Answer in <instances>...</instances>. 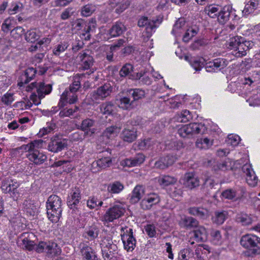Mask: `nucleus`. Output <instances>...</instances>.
<instances>
[{
	"label": "nucleus",
	"instance_id": "nucleus-1",
	"mask_svg": "<svg viewBox=\"0 0 260 260\" xmlns=\"http://www.w3.org/2000/svg\"><path fill=\"white\" fill-rule=\"evenodd\" d=\"M45 142L42 139L35 140L25 145H22L20 149L27 152L26 156L29 161L36 165L43 164L47 158V155L39 149L43 147Z\"/></svg>",
	"mask_w": 260,
	"mask_h": 260
},
{
	"label": "nucleus",
	"instance_id": "nucleus-2",
	"mask_svg": "<svg viewBox=\"0 0 260 260\" xmlns=\"http://www.w3.org/2000/svg\"><path fill=\"white\" fill-rule=\"evenodd\" d=\"M85 74H77L73 78V82L69 87V90H66L61 94L58 106L63 107L66 103L70 104L75 103L78 99L76 92L80 88L81 81Z\"/></svg>",
	"mask_w": 260,
	"mask_h": 260
},
{
	"label": "nucleus",
	"instance_id": "nucleus-3",
	"mask_svg": "<svg viewBox=\"0 0 260 260\" xmlns=\"http://www.w3.org/2000/svg\"><path fill=\"white\" fill-rule=\"evenodd\" d=\"M62 205V200L58 196L52 194L48 198L46 202L47 214L52 222H57L61 217Z\"/></svg>",
	"mask_w": 260,
	"mask_h": 260
},
{
	"label": "nucleus",
	"instance_id": "nucleus-4",
	"mask_svg": "<svg viewBox=\"0 0 260 260\" xmlns=\"http://www.w3.org/2000/svg\"><path fill=\"white\" fill-rule=\"evenodd\" d=\"M240 244L248 250L247 255L252 256L258 254L260 251V238L252 234L243 235L240 240Z\"/></svg>",
	"mask_w": 260,
	"mask_h": 260
},
{
	"label": "nucleus",
	"instance_id": "nucleus-5",
	"mask_svg": "<svg viewBox=\"0 0 260 260\" xmlns=\"http://www.w3.org/2000/svg\"><path fill=\"white\" fill-rule=\"evenodd\" d=\"M205 127L201 123H192L181 126L178 130V134L183 138L190 137L194 134H202Z\"/></svg>",
	"mask_w": 260,
	"mask_h": 260
},
{
	"label": "nucleus",
	"instance_id": "nucleus-6",
	"mask_svg": "<svg viewBox=\"0 0 260 260\" xmlns=\"http://www.w3.org/2000/svg\"><path fill=\"white\" fill-rule=\"evenodd\" d=\"M125 212L124 205L121 203H117L106 212L103 216V221L106 222H113L123 216Z\"/></svg>",
	"mask_w": 260,
	"mask_h": 260
},
{
	"label": "nucleus",
	"instance_id": "nucleus-7",
	"mask_svg": "<svg viewBox=\"0 0 260 260\" xmlns=\"http://www.w3.org/2000/svg\"><path fill=\"white\" fill-rule=\"evenodd\" d=\"M88 52V51H82L78 54L77 56V58L79 60L80 68L82 70H90L89 72H87L85 74V75L84 77H85L86 75H89L91 73H93L94 71V69L92 68L94 63V59Z\"/></svg>",
	"mask_w": 260,
	"mask_h": 260
},
{
	"label": "nucleus",
	"instance_id": "nucleus-8",
	"mask_svg": "<svg viewBox=\"0 0 260 260\" xmlns=\"http://www.w3.org/2000/svg\"><path fill=\"white\" fill-rule=\"evenodd\" d=\"M36 89L40 99H43L46 94L50 93L52 90V86L50 84H45L44 83L34 82L26 87L25 91H32Z\"/></svg>",
	"mask_w": 260,
	"mask_h": 260
},
{
	"label": "nucleus",
	"instance_id": "nucleus-9",
	"mask_svg": "<svg viewBox=\"0 0 260 260\" xmlns=\"http://www.w3.org/2000/svg\"><path fill=\"white\" fill-rule=\"evenodd\" d=\"M112 87L109 83H106L100 86L96 90L92 91L90 94L92 101L99 103L109 96L112 91Z\"/></svg>",
	"mask_w": 260,
	"mask_h": 260
},
{
	"label": "nucleus",
	"instance_id": "nucleus-10",
	"mask_svg": "<svg viewBox=\"0 0 260 260\" xmlns=\"http://www.w3.org/2000/svg\"><path fill=\"white\" fill-rule=\"evenodd\" d=\"M19 184L17 181L8 178L4 179L2 182L1 189L4 193H9L14 198H17L18 195L17 188Z\"/></svg>",
	"mask_w": 260,
	"mask_h": 260
},
{
	"label": "nucleus",
	"instance_id": "nucleus-11",
	"mask_svg": "<svg viewBox=\"0 0 260 260\" xmlns=\"http://www.w3.org/2000/svg\"><path fill=\"white\" fill-rule=\"evenodd\" d=\"M67 146L68 141L67 139L56 135L51 138L48 145L47 149L51 152L58 153L66 148Z\"/></svg>",
	"mask_w": 260,
	"mask_h": 260
},
{
	"label": "nucleus",
	"instance_id": "nucleus-12",
	"mask_svg": "<svg viewBox=\"0 0 260 260\" xmlns=\"http://www.w3.org/2000/svg\"><path fill=\"white\" fill-rule=\"evenodd\" d=\"M37 251L38 252L45 251L52 256L58 255L61 252V249L57 244L54 242H40L37 246Z\"/></svg>",
	"mask_w": 260,
	"mask_h": 260
},
{
	"label": "nucleus",
	"instance_id": "nucleus-13",
	"mask_svg": "<svg viewBox=\"0 0 260 260\" xmlns=\"http://www.w3.org/2000/svg\"><path fill=\"white\" fill-rule=\"evenodd\" d=\"M160 23L158 20H150L147 17H143L140 18L138 22L139 27H145L147 37H150Z\"/></svg>",
	"mask_w": 260,
	"mask_h": 260
},
{
	"label": "nucleus",
	"instance_id": "nucleus-14",
	"mask_svg": "<svg viewBox=\"0 0 260 260\" xmlns=\"http://www.w3.org/2000/svg\"><path fill=\"white\" fill-rule=\"evenodd\" d=\"M159 202L160 198L157 194L150 193L146 194L142 200L140 202V207L143 210H148Z\"/></svg>",
	"mask_w": 260,
	"mask_h": 260
},
{
	"label": "nucleus",
	"instance_id": "nucleus-15",
	"mask_svg": "<svg viewBox=\"0 0 260 260\" xmlns=\"http://www.w3.org/2000/svg\"><path fill=\"white\" fill-rule=\"evenodd\" d=\"M207 236L206 229L203 226H198L196 230L189 233V242L191 245H193L194 242L192 240H194L196 242L203 241L206 239Z\"/></svg>",
	"mask_w": 260,
	"mask_h": 260
},
{
	"label": "nucleus",
	"instance_id": "nucleus-16",
	"mask_svg": "<svg viewBox=\"0 0 260 260\" xmlns=\"http://www.w3.org/2000/svg\"><path fill=\"white\" fill-rule=\"evenodd\" d=\"M180 182L185 187L189 189L194 188L200 184V181L197 176L193 173H186L180 179Z\"/></svg>",
	"mask_w": 260,
	"mask_h": 260
},
{
	"label": "nucleus",
	"instance_id": "nucleus-17",
	"mask_svg": "<svg viewBox=\"0 0 260 260\" xmlns=\"http://www.w3.org/2000/svg\"><path fill=\"white\" fill-rule=\"evenodd\" d=\"M229 61L225 58H218L207 63L206 70L207 72H217L225 68Z\"/></svg>",
	"mask_w": 260,
	"mask_h": 260
},
{
	"label": "nucleus",
	"instance_id": "nucleus-18",
	"mask_svg": "<svg viewBox=\"0 0 260 260\" xmlns=\"http://www.w3.org/2000/svg\"><path fill=\"white\" fill-rule=\"evenodd\" d=\"M79 248L83 260H99L94 250L86 243H80Z\"/></svg>",
	"mask_w": 260,
	"mask_h": 260
},
{
	"label": "nucleus",
	"instance_id": "nucleus-19",
	"mask_svg": "<svg viewBox=\"0 0 260 260\" xmlns=\"http://www.w3.org/2000/svg\"><path fill=\"white\" fill-rule=\"evenodd\" d=\"M242 171L246 174L247 183L251 186L256 185L258 178L255 174L251 166L249 164H245L242 167Z\"/></svg>",
	"mask_w": 260,
	"mask_h": 260
},
{
	"label": "nucleus",
	"instance_id": "nucleus-20",
	"mask_svg": "<svg viewBox=\"0 0 260 260\" xmlns=\"http://www.w3.org/2000/svg\"><path fill=\"white\" fill-rule=\"evenodd\" d=\"M244 193L245 190L243 188L237 190L228 189L222 192V196L224 199L237 201L241 198Z\"/></svg>",
	"mask_w": 260,
	"mask_h": 260
},
{
	"label": "nucleus",
	"instance_id": "nucleus-21",
	"mask_svg": "<svg viewBox=\"0 0 260 260\" xmlns=\"http://www.w3.org/2000/svg\"><path fill=\"white\" fill-rule=\"evenodd\" d=\"M95 123V121L92 119H85L81 123V129L84 131L85 134L91 136L94 134L96 131V128H94Z\"/></svg>",
	"mask_w": 260,
	"mask_h": 260
},
{
	"label": "nucleus",
	"instance_id": "nucleus-22",
	"mask_svg": "<svg viewBox=\"0 0 260 260\" xmlns=\"http://www.w3.org/2000/svg\"><path fill=\"white\" fill-rule=\"evenodd\" d=\"M176 158L173 155H167L165 157H161L155 163L154 166L157 169H165L170 166L172 165L176 161Z\"/></svg>",
	"mask_w": 260,
	"mask_h": 260
},
{
	"label": "nucleus",
	"instance_id": "nucleus-23",
	"mask_svg": "<svg viewBox=\"0 0 260 260\" xmlns=\"http://www.w3.org/2000/svg\"><path fill=\"white\" fill-rule=\"evenodd\" d=\"M253 43L249 41H246L243 38V41H241L239 44L238 49L235 53H233V55L237 57H240L245 56L246 54V52L250 48L252 47Z\"/></svg>",
	"mask_w": 260,
	"mask_h": 260
},
{
	"label": "nucleus",
	"instance_id": "nucleus-24",
	"mask_svg": "<svg viewBox=\"0 0 260 260\" xmlns=\"http://www.w3.org/2000/svg\"><path fill=\"white\" fill-rule=\"evenodd\" d=\"M210 253V248L207 245H199L196 248L195 255L199 260H206Z\"/></svg>",
	"mask_w": 260,
	"mask_h": 260
},
{
	"label": "nucleus",
	"instance_id": "nucleus-25",
	"mask_svg": "<svg viewBox=\"0 0 260 260\" xmlns=\"http://www.w3.org/2000/svg\"><path fill=\"white\" fill-rule=\"evenodd\" d=\"M145 160V156L143 154L139 153L135 157L126 158L122 161V165L128 167H135L142 164Z\"/></svg>",
	"mask_w": 260,
	"mask_h": 260
},
{
	"label": "nucleus",
	"instance_id": "nucleus-26",
	"mask_svg": "<svg viewBox=\"0 0 260 260\" xmlns=\"http://www.w3.org/2000/svg\"><path fill=\"white\" fill-rule=\"evenodd\" d=\"M80 200V191L78 188H75L72 190L71 195L68 197V205L71 209L76 208V206L79 203Z\"/></svg>",
	"mask_w": 260,
	"mask_h": 260
},
{
	"label": "nucleus",
	"instance_id": "nucleus-27",
	"mask_svg": "<svg viewBox=\"0 0 260 260\" xmlns=\"http://www.w3.org/2000/svg\"><path fill=\"white\" fill-rule=\"evenodd\" d=\"M231 11L232 7L230 5L221 8L217 16L218 22L221 24L225 23L229 20Z\"/></svg>",
	"mask_w": 260,
	"mask_h": 260
},
{
	"label": "nucleus",
	"instance_id": "nucleus-28",
	"mask_svg": "<svg viewBox=\"0 0 260 260\" xmlns=\"http://www.w3.org/2000/svg\"><path fill=\"white\" fill-rule=\"evenodd\" d=\"M137 137V131L135 128H124L121 134V139L125 142L132 143Z\"/></svg>",
	"mask_w": 260,
	"mask_h": 260
},
{
	"label": "nucleus",
	"instance_id": "nucleus-29",
	"mask_svg": "<svg viewBox=\"0 0 260 260\" xmlns=\"http://www.w3.org/2000/svg\"><path fill=\"white\" fill-rule=\"evenodd\" d=\"M100 230L96 225H91L86 228L83 234V236L88 240H93L98 238Z\"/></svg>",
	"mask_w": 260,
	"mask_h": 260
},
{
	"label": "nucleus",
	"instance_id": "nucleus-30",
	"mask_svg": "<svg viewBox=\"0 0 260 260\" xmlns=\"http://www.w3.org/2000/svg\"><path fill=\"white\" fill-rule=\"evenodd\" d=\"M144 194V187L142 185H137L134 188L130 198L132 203H138Z\"/></svg>",
	"mask_w": 260,
	"mask_h": 260
},
{
	"label": "nucleus",
	"instance_id": "nucleus-31",
	"mask_svg": "<svg viewBox=\"0 0 260 260\" xmlns=\"http://www.w3.org/2000/svg\"><path fill=\"white\" fill-rule=\"evenodd\" d=\"M112 164V159L109 156H102L96 161L92 162V168L98 167L99 169H103L109 167Z\"/></svg>",
	"mask_w": 260,
	"mask_h": 260
},
{
	"label": "nucleus",
	"instance_id": "nucleus-32",
	"mask_svg": "<svg viewBox=\"0 0 260 260\" xmlns=\"http://www.w3.org/2000/svg\"><path fill=\"white\" fill-rule=\"evenodd\" d=\"M125 30V27L124 24L117 22L109 29V34L112 37H116L121 35Z\"/></svg>",
	"mask_w": 260,
	"mask_h": 260
},
{
	"label": "nucleus",
	"instance_id": "nucleus-33",
	"mask_svg": "<svg viewBox=\"0 0 260 260\" xmlns=\"http://www.w3.org/2000/svg\"><path fill=\"white\" fill-rule=\"evenodd\" d=\"M179 224L181 226L186 228L197 227L198 222L196 219L191 217L183 215L181 218Z\"/></svg>",
	"mask_w": 260,
	"mask_h": 260
},
{
	"label": "nucleus",
	"instance_id": "nucleus-34",
	"mask_svg": "<svg viewBox=\"0 0 260 260\" xmlns=\"http://www.w3.org/2000/svg\"><path fill=\"white\" fill-rule=\"evenodd\" d=\"M121 240L125 249L127 251H132L134 249L136 241L133 235L128 236L123 235Z\"/></svg>",
	"mask_w": 260,
	"mask_h": 260
},
{
	"label": "nucleus",
	"instance_id": "nucleus-35",
	"mask_svg": "<svg viewBox=\"0 0 260 260\" xmlns=\"http://www.w3.org/2000/svg\"><path fill=\"white\" fill-rule=\"evenodd\" d=\"M213 143V140L209 139L208 138H201L197 139L196 145L200 149L207 150L212 146Z\"/></svg>",
	"mask_w": 260,
	"mask_h": 260
},
{
	"label": "nucleus",
	"instance_id": "nucleus-36",
	"mask_svg": "<svg viewBox=\"0 0 260 260\" xmlns=\"http://www.w3.org/2000/svg\"><path fill=\"white\" fill-rule=\"evenodd\" d=\"M189 214L198 216L200 218H205L208 216V210L202 207H191L188 209Z\"/></svg>",
	"mask_w": 260,
	"mask_h": 260
},
{
	"label": "nucleus",
	"instance_id": "nucleus-37",
	"mask_svg": "<svg viewBox=\"0 0 260 260\" xmlns=\"http://www.w3.org/2000/svg\"><path fill=\"white\" fill-rule=\"evenodd\" d=\"M133 102L127 97H120L115 100V104L120 108L128 110L132 108Z\"/></svg>",
	"mask_w": 260,
	"mask_h": 260
},
{
	"label": "nucleus",
	"instance_id": "nucleus-38",
	"mask_svg": "<svg viewBox=\"0 0 260 260\" xmlns=\"http://www.w3.org/2000/svg\"><path fill=\"white\" fill-rule=\"evenodd\" d=\"M156 179L159 184L163 187L173 184L177 181V179L169 175H161Z\"/></svg>",
	"mask_w": 260,
	"mask_h": 260
},
{
	"label": "nucleus",
	"instance_id": "nucleus-39",
	"mask_svg": "<svg viewBox=\"0 0 260 260\" xmlns=\"http://www.w3.org/2000/svg\"><path fill=\"white\" fill-rule=\"evenodd\" d=\"M101 249H105L111 250V251H116L117 247L116 244H114L112 240L109 238H104L100 244Z\"/></svg>",
	"mask_w": 260,
	"mask_h": 260
},
{
	"label": "nucleus",
	"instance_id": "nucleus-40",
	"mask_svg": "<svg viewBox=\"0 0 260 260\" xmlns=\"http://www.w3.org/2000/svg\"><path fill=\"white\" fill-rule=\"evenodd\" d=\"M227 215V212L225 211H216L212 218L213 221L217 224H221L225 221Z\"/></svg>",
	"mask_w": 260,
	"mask_h": 260
},
{
	"label": "nucleus",
	"instance_id": "nucleus-41",
	"mask_svg": "<svg viewBox=\"0 0 260 260\" xmlns=\"http://www.w3.org/2000/svg\"><path fill=\"white\" fill-rule=\"evenodd\" d=\"M258 3L255 0H252L249 1L245 6L244 9L242 12L243 15H248V14L252 13L257 8Z\"/></svg>",
	"mask_w": 260,
	"mask_h": 260
},
{
	"label": "nucleus",
	"instance_id": "nucleus-42",
	"mask_svg": "<svg viewBox=\"0 0 260 260\" xmlns=\"http://www.w3.org/2000/svg\"><path fill=\"white\" fill-rule=\"evenodd\" d=\"M192 114L187 110H183L177 117V120L181 122H186L192 119Z\"/></svg>",
	"mask_w": 260,
	"mask_h": 260
},
{
	"label": "nucleus",
	"instance_id": "nucleus-43",
	"mask_svg": "<svg viewBox=\"0 0 260 260\" xmlns=\"http://www.w3.org/2000/svg\"><path fill=\"white\" fill-rule=\"evenodd\" d=\"M124 186L119 182L115 181L110 183L108 186V191L112 193H118L123 190Z\"/></svg>",
	"mask_w": 260,
	"mask_h": 260
},
{
	"label": "nucleus",
	"instance_id": "nucleus-44",
	"mask_svg": "<svg viewBox=\"0 0 260 260\" xmlns=\"http://www.w3.org/2000/svg\"><path fill=\"white\" fill-rule=\"evenodd\" d=\"M243 41V37L239 36H235L230 39L229 42V48L233 50L232 53H235L239 47V44Z\"/></svg>",
	"mask_w": 260,
	"mask_h": 260
},
{
	"label": "nucleus",
	"instance_id": "nucleus-45",
	"mask_svg": "<svg viewBox=\"0 0 260 260\" xmlns=\"http://www.w3.org/2000/svg\"><path fill=\"white\" fill-rule=\"evenodd\" d=\"M25 40L27 42L34 43L40 37L39 34L37 32L36 29H32L28 30L25 35Z\"/></svg>",
	"mask_w": 260,
	"mask_h": 260
},
{
	"label": "nucleus",
	"instance_id": "nucleus-46",
	"mask_svg": "<svg viewBox=\"0 0 260 260\" xmlns=\"http://www.w3.org/2000/svg\"><path fill=\"white\" fill-rule=\"evenodd\" d=\"M114 107L111 102H106L100 106V110L103 114L110 115L113 111Z\"/></svg>",
	"mask_w": 260,
	"mask_h": 260
},
{
	"label": "nucleus",
	"instance_id": "nucleus-47",
	"mask_svg": "<svg viewBox=\"0 0 260 260\" xmlns=\"http://www.w3.org/2000/svg\"><path fill=\"white\" fill-rule=\"evenodd\" d=\"M219 7L216 5H210L205 8V12L211 18H216L218 15Z\"/></svg>",
	"mask_w": 260,
	"mask_h": 260
},
{
	"label": "nucleus",
	"instance_id": "nucleus-48",
	"mask_svg": "<svg viewBox=\"0 0 260 260\" xmlns=\"http://www.w3.org/2000/svg\"><path fill=\"white\" fill-rule=\"evenodd\" d=\"M212 237V241L215 245H220L223 241V239L220 232L218 230H212L211 233Z\"/></svg>",
	"mask_w": 260,
	"mask_h": 260
},
{
	"label": "nucleus",
	"instance_id": "nucleus-49",
	"mask_svg": "<svg viewBox=\"0 0 260 260\" xmlns=\"http://www.w3.org/2000/svg\"><path fill=\"white\" fill-rule=\"evenodd\" d=\"M96 9L95 6L91 4H87L82 7L81 15L85 17L90 16Z\"/></svg>",
	"mask_w": 260,
	"mask_h": 260
},
{
	"label": "nucleus",
	"instance_id": "nucleus-50",
	"mask_svg": "<svg viewBox=\"0 0 260 260\" xmlns=\"http://www.w3.org/2000/svg\"><path fill=\"white\" fill-rule=\"evenodd\" d=\"M103 203L95 197L90 198L87 202V206L90 209H98L101 207Z\"/></svg>",
	"mask_w": 260,
	"mask_h": 260
},
{
	"label": "nucleus",
	"instance_id": "nucleus-51",
	"mask_svg": "<svg viewBox=\"0 0 260 260\" xmlns=\"http://www.w3.org/2000/svg\"><path fill=\"white\" fill-rule=\"evenodd\" d=\"M134 101L142 99L145 95V92L144 90L140 88L131 89L129 92L131 93Z\"/></svg>",
	"mask_w": 260,
	"mask_h": 260
},
{
	"label": "nucleus",
	"instance_id": "nucleus-52",
	"mask_svg": "<svg viewBox=\"0 0 260 260\" xmlns=\"http://www.w3.org/2000/svg\"><path fill=\"white\" fill-rule=\"evenodd\" d=\"M193 253L190 248H186L181 250L179 253V260H188L193 256Z\"/></svg>",
	"mask_w": 260,
	"mask_h": 260
},
{
	"label": "nucleus",
	"instance_id": "nucleus-53",
	"mask_svg": "<svg viewBox=\"0 0 260 260\" xmlns=\"http://www.w3.org/2000/svg\"><path fill=\"white\" fill-rule=\"evenodd\" d=\"M69 47L67 42H63L58 44L53 49V54L56 56H58L62 52H63Z\"/></svg>",
	"mask_w": 260,
	"mask_h": 260
},
{
	"label": "nucleus",
	"instance_id": "nucleus-54",
	"mask_svg": "<svg viewBox=\"0 0 260 260\" xmlns=\"http://www.w3.org/2000/svg\"><path fill=\"white\" fill-rule=\"evenodd\" d=\"M14 100V93L9 91L4 94L2 97V103L6 106L10 105Z\"/></svg>",
	"mask_w": 260,
	"mask_h": 260
},
{
	"label": "nucleus",
	"instance_id": "nucleus-55",
	"mask_svg": "<svg viewBox=\"0 0 260 260\" xmlns=\"http://www.w3.org/2000/svg\"><path fill=\"white\" fill-rule=\"evenodd\" d=\"M17 82L19 87L21 89H24L25 90L26 87L28 85H26V84L29 82V80L24 73H23L19 77Z\"/></svg>",
	"mask_w": 260,
	"mask_h": 260
},
{
	"label": "nucleus",
	"instance_id": "nucleus-56",
	"mask_svg": "<svg viewBox=\"0 0 260 260\" xmlns=\"http://www.w3.org/2000/svg\"><path fill=\"white\" fill-rule=\"evenodd\" d=\"M79 110L78 107L75 106L74 109L72 108H65L60 111L59 115L61 118L65 117H69L72 115L75 112H77Z\"/></svg>",
	"mask_w": 260,
	"mask_h": 260
},
{
	"label": "nucleus",
	"instance_id": "nucleus-57",
	"mask_svg": "<svg viewBox=\"0 0 260 260\" xmlns=\"http://www.w3.org/2000/svg\"><path fill=\"white\" fill-rule=\"evenodd\" d=\"M145 233L149 238H153L156 236V227L153 224H147L144 226Z\"/></svg>",
	"mask_w": 260,
	"mask_h": 260
},
{
	"label": "nucleus",
	"instance_id": "nucleus-58",
	"mask_svg": "<svg viewBox=\"0 0 260 260\" xmlns=\"http://www.w3.org/2000/svg\"><path fill=\"white\" fill-rule=\"evenodd\" d=\"M238 222L241 223L243 225H247L251 223V218L247 214H241L237 217Z\"/></svg>",
	"mask_w": 260,
	"mask_h": 260
},
{
	"label": "nucleus",
	"instance_id": "nucleus-59",
	"mask_svg": "<svg viewBox=\"0 0 260 260\" xmlns=\"http://www.w3.org/2000/svg\"><path fill=\"white\" fill-rule=\"evenodd\" d=\"M119 129L115 126H110L106 129L104 135L108 138L114 137L119 132Z\"/></svg>",
	"mask_w": 260,
	"mask_h": 260
},
{
	"label": "nucleus",
	"instance_id": "nucleus-60",
	"mask_svg": "<svg viewBox=\"0 0 260 260\" xmlns=\"http://www.w3.org/2000/svg\"><path fill=\"white\" fill-rule=\"evenodd\" d=\"M185 25V21L183 19H178L174 25L172 32L174 35L179 33V29Z\"/></svg>",
	"mask_w": 260,
	"mask_h": 260
},
{
	"label": "nucleus",
	"instance_id": "nucleus-61",
	"mask_svg": "<svg viewBox=\"0 0 260 260\" xmlns=\"http://www.w3.org/2000/svg\"><path fill=\"white\" fill-rule=\"evenodd\" d=\"M153 144V141L151 139H145L139 144V147L141 149H147L150 148Z\"/></svg>",
	"mask_w": 260,
	"mask_h": 260
},
{
	"label": "nucleus",
	"instance_id": "nucleus-62",
	"mask_svg": "<svg viewBox=\"0 0 260 260\" xmlns=\"http://www.w3.org/2000/svg\"><path fill=\"white\" fill-rule=\"evenodd\" d=\"M133 66L129 63L124 65L119 72L120 75L121 77H125L128 75L133 71Z\"/></svg>",
	"mask_w": 260,
	"mask_h": 260
},
{
	"label": "nucleus",
	"instance_id": "nucleus-63",
	"mask_svg": "<svg viewBox=\"0 0 260 260\" xmlns=\"http://www.w3.org/2000/svg\"><path fill=\"white\" fill-rule=\"evenodd\" d=\"M197 34L196 29L189 28L187 30L183 37V41L185 42H188L193 36Z\"/></svg>",
	"mask_w": 260,
	"mask_h": 260
},
{
	"label": "nucleus",
	"instance_id": "nucleus-64",
	"mask_svg": "<svg viewBox=\"0 0 260 260\" xmlns=\"http://www.w3.org/2000/svg\"><path fill=\"white\" fill-rule=\"evenodd\" d=\"M189 62L192 68L197 71H200L203 68V63L196 58H191Z\"/></svg>",
	"mask_w": 260,
	"mask_h": 260
}]
</instances>
